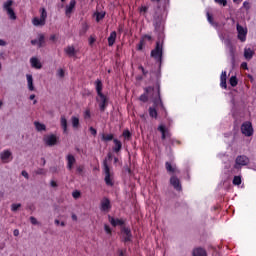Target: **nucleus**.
<instances>
[{
    "instance_id": "1",
    "label": "nucleus",
    "mask_w": 256,
    "mask_h": 256,
    "mask_svg": "<svg viewBox=\"0 0 256 256\" xmlns=\"http://www.w3.org/2000/svg\"><path fill=\"white\" fill-rule=\"evenodd\" d=\"M167 173H170V185L173 186L175 191L181 192L183 191V186L181 185V180L177 177L181 170L177 169V166L171 165L170 162L165 163Z\"/></svg>"
},
{
    "instance_id": "2",
    "label": "nucleus",
    "mask_w": 256,
    "mask_h": 256,
    "mask_svg": "<svg viewBox=\"0 0 256 256\" xmlns=\"http://www.w3.org/2000/svg\"><path fill=\"white\" fill-rule=\"evenodd\" d=\"M154 88H155V91L152 92V96H151L153 99V105L155 109H157V107H161V109L165 111V106L163 105V100L161 99V83L156 82Z\"/></svg>"
},
{
    "instance_id": "3",
    "label": "nucleus",
    "mask_w": 256,
    "mask_h": 256,
    "mask_svg": "<svg viewBox=\"0 0 256 256\" xmlns=\"http://www.w3.org/2000/svg\"><path fill=\"white\" fill-rule=\"evenodd\" d=\"M151 57L157 61V63H163V41L158 40L156 42L155 49L151 51Z\"/></svg>"
},
{
    "instance_id": "4",
    "label": "nucleus",
    "mask_w": 256,
    "mask_h": 256,
    "mask_svg": "<svg viewBox=\"0 0 256 256\" xmlns=\"http://www.w3.org/2000/svg\"><path fill=\"white\" fill-rule=\"evenodd\" d=\"M103 171H104V181L108 187H113L115 183L113 182V173H111V168L107 163V159L103 161Z\"/></svg>"
},
{
    "instance_id": "5",
    "label": "nucleus",
    "mask_w": 256,
    "mask_h": 256,
    "mask_svg": "<svg viewBox=\"0 0 256 256\" xmlns=\"http://www.w3.org/2000/svg\"><path fill=\"white\" fill-rule=\"evenodd\" d=\"M13 0H7L3 4V10L6 11L9 19L15 21L17 19V14H15V10H13Z\"/></svg>"
},
{
    "instance_id": "6",
    "label": "nucleus",
    "mask_w": 256,
    "mask_h": 256,
    "mask_svg": "<svg viewBox=\"0 0 256 256\" xmlns=\"http://www.w3.org/2000/svg\"><path fill=\"white\" fill-rule=\"evenodd\" d=\"M206 17H207V21L210 23V25H213L214 27H216L218 34H219V38L221 39V41L225 40V34L223 32V29L221 25H217L215 23V21L213 20V15L209 12L206 13Z\"/></svg>"
},
{
    "instance_id": "7",
    "label": "nucleus",
    "mask_w": 256,
    "mask_h": 256,
    "mask_svg": "<svg viewBox=\"0 0 256 256\" xmlns=\"http://www.w3.org/2000/svg\"><path fill=\"white\" fill-rule=\"evenodd\" d=\"M241 133L245 135V137H253V124L251 122L246 121L241 125Z\"/></svg>"
},
{
    "instance_id": "8",
    "label": "nucleus",
    "mask_w": 256,
    "mask_h": 256,
    "mask_svg": "<svg viewBox=\"0 0 256 256\" xmlns=\"http://www.w3.org/2000/svg\"><path fill=\"white\" fill-rule=\"evenodd\" d=\"M237 37L241 43H245L247 41V27H243L240 24L236 25Z\"/></svg>"
},
{
    "instance_id": "9",
    "label": "nucleus",
    "mask_w": 256,
    "mask_h": 256,
    "mask_svg": "<svg viewBox=\"0 0 256 256\" xmlns=\"http://www.w3.org/2000/svg\"><path fill=\"white\" fill-rule=\"evenodd\" d=\"M248 163H249V157H247L246 155H239L235 159L234 168L241 169L242 167L247 166Z\"/></svg>"
},
{
    "instance_id": "10",
    "label": "nucleus",
    "mask_w": 256,
    "mask_h": 256,
    "mask_svg": "<svg viewBox=\"0 0 256 256\" xmlns=\"http://www.w3.org/2000/svg\"><path fill=\"white\" fill-rule=\"evenodd\" d=\"M144 94H141L139 97V101H142V103H147L149 101V95L152 97L153 93H155V86H148L144 88Z\"/></svg>"
},
{
    "instance_id": "11",
    "label": "nucleus",
    "mask_w": 256,
    "mask_h": 256,
    "mask_svg": "<svg viewBox=\"0 0 256 256\" xmlns=\"http://www.w3.org/2000/svg\"><path fill=\"white\" fill-rule=\"evenodd\" d=\"M100 97L96 99L97 103H99V109L102 113H104L105 109H107L108 105H109V99L107 98V96H105V94H102Z\"/></svg>"
},
{
    "instance_id": "12",
    "label": "nucleus",
    "mask_w": 256,
    "mask_h": 256,
    "mask_svg": "<svg viewBox=\"0 0 256 256\" xmlns=\"http://www.w3.org/2000/svg\"><path fill=\"white\" fill-rule=\"evenodd\" d=\"M58 139L59 138H57L55 134H51V135L44 136L43 141L45 145H47L48 147H53L57 143Z\"/></svg>"
},
{
    "instance_id": "13",
    "label": "nucleus",
    "mask_w": 256,
    "mask_h": 256,
    "mask_svg": "<svg viewBox=\"0 0 256 256\" xmlns=\"http://www.w3.org/2000/svg\"><path fill=\"white\" fill-rule=\"evenodd\" d=\"M121 233L123 234V241L124 243H129L133 238V234L131 233V228L122 227Z\"/></svg>"
},
{
    "instance_id": "14",
    "label": "nucleus",
    "mask_w": 256,
    "mask_h": 256,
    "mask_svg": "<svg viewBox=\"0 0 256 256\" xmlns=\"http://www.w3.org/2000/svg\"><path fill=\"white\" fill-rule=\"evenodd\" d=\"M158 131H160L162 135L161 136L162 141H165L167 137H171V132H169V129H167V127H165V125L163 124L158 126Z\"/></svg>"
},
{
    "instance_id": "15",
    "label": "nucleus",
    "mask_w": 256,
    "mask_h": 256,
    "mask_svg": "<svg viewBox=\"0 0 256 256\" xmlns=\"http://www.w3.org/2000/svg\"><path fill=\"white\" fill-rule=\"evenodd\" d=\"M101 211H110L111 210V200L109 198L104 197L100 202Z\"/></svg>"
},
{
    "instance_id": "16",
    "label": "nucleus",
    "mask_w": 256,
    "mask_h": 256,
    "mask_svg": "<svg viewBox=\"0 0 256 256\" xmlns=\"http://www.w3.org/2000/svg\"><path fill=\"white\" fill-rule=\"evenodd\" d=\"M66 161H67V170L72 171L73 170V165L77 163V160L75 159V156L73 154H68L66 156Z\"/></svg>"
},
{
    "instance_id": "17",
    "label": "nucleus",
    "mask_w": 256,
    "mask_h": 256,
    "mask_svg": "<svg viewBox=\"0 0 256 256\" xmlns=\"http://www.w3.org/2000/svg\"><path fill=\"white\" fill-rule=\"evenodd\" d=\"M254 55L255 51L253 49L249 47L244 48V59H246V61H251Z\"/></svg>"
},
{
    "instance_id": "18",
    "label": "nucleus",
    "mask_w": 256,
    "mask_h": 256,
    "mask_svg": "<svg viewBox=\"0 0 256 256\" xmlns=\"http://www.w3.org/2000/svg\"><path fill=\"white\" fill-rule=\"evenodd\" d=\"M109 221L112 227H117V226L123 227V225H125V220L123 219L109 217Z\"/></svg>"
},
{
    "instance_id": "19",
    "label": "nucleus",
    "mask_w": 256,
    "mask_h": 256,
    "mask_svg": "<svg viewBox=\"0 0 256 256\" xmlns=\"http://www.w3.org/2000/svg\"><path fill=\"white\" fill-rule=\"evenodd\" d=\"M77 5V1L70 0V3L68 6H66L65 15L67 17H70L71 13H73V10L75 9V6Z\"/></svg>"
},
{
    "instance_id": "20",
    "label": "nucleus",
    "mask_w": 256,
    "mask_h": 256,
    "mask_svg": "<svg viewBox=\"0 0 256 256\" xmlns=\"http://www.w3.org/2000/svg\"><path fill=\"white\" fill-rule=\"evenodd\" d=\"M94 85H95L97 95L98 96L103 95V82L101 81V79H97L94 82Z\"/></svg>"
},
{
    "instance_id": "21",
    "label": "nucleus",
    "mask_w": 256,
    "mask_h": 256,
    "mask_svg": "<svg viewBox=\"0 0 256 256\" xmlns=\"http://www.w3.org/2000/svg\"><path fill=\"white\" fill-rule=\"evenodd\" d=\"M12 153L9 150H4L0 153V158L3 163H9V159L11 157Z\"/></svg>"
},
{
    "instance_id": "22",
    "label": "nucleus",
    "mask_w": 256,
    "mask_h": 256,
    "mask_svg": "<svg viewBox=\"0 0 256 256\" xmlns=\"http://www.w3.org/2000/svg\"><path fill=\"white\" fill-rule=\"evenodd\" d=\"M154 29L156 31V33H159V37H163V25L161 24L160 20H156L154 22Z\"/></svg>"
},
{
    "instance_id": "23",
    "label": "nucleus",
    "mask_w": 256,
    "mask_h": 256,
    "mask_svg": "<svg viewBox=\"0 0 256 256\" xmlns=\"http://www.w3.org/2000/svg\"><path fill=\"white\" fill-rule=\"evenodd\" d=\"M31 67L33 69H42L43 65L41 64V61L37 57H32L30 59Z\"/></svg>"
},
{
    "instance_id": "24",
    "label": "nucleus",
    "mask_w": 256,
    "mask_h": 256,
    "mask_svg": "<svg viewBox=\"0 0 256 256\" xmlns=\"http://www.w3.org/2000/svg\"><path fill=\"white\" fill-rule=\"evenodd\" d=\"M64 52L68 57H75L77 55V50L75 49V46H67L64 48Z\"/></svg>"
},
{
    "instance_id": "25",
    "label": "nucleus",
    "mask_w": 256,
    "mask_h": 256,
    "mask_svg": "<svg viewBox=\"0 0 256 256\" xmlns=\"http://www.w3.org/2000/svg\"><path fill=\"white\" fill-rule=\"evenodd\" d=\"M113 143H114V147H113V151L114 153H119V151H121V149H123V143H121V141L117 138H115L113 140Z\"/></svg>"
},
{
    "instance_id": "26",
    "label": "nucleus",
    "mask_w": 256,
    "mask_h": 256,
    "mask_svg": "<svg viewBox=\"0 0 256 256\" xmlns=\"http://www.w3.org/2000/svg\"><path fill=\"white\" fill-rule=\"evenodd\" d=\"M115 41H117V32L113 31L110 33V36L108 37L109 47H113V45H115Z\"/></svg>"
},
{
    "instance_id": "27",
    "label": "nucleus",
    "mask_w": 256,
    "mask_h": 256,
    "mask_svg": "<svg viewBox=\"0 0 256 256\" xmlns=\"http://www.w3.org/2000/svg\"><path fill=\"white\" fill-rule=\"evenodd\" d=\"M193 256H207V251L201 247L195 248L192 253Z\"/></svg>"
},
{
    "instance_id": "28",
    "label": "nucleus",
    "mask_w": 256,
    "mask_h": 256,
    "mask_svg": "<svg viewBox=\"0 0 256 256\" xmlns=\"http://www.w3.org/2000/svg\"><path fill=\"white\" fill-rule=\"evenodd\" d=\"M26 79H27L29 91H35V86L33 85V75L27 74Z\"/></svg>"
},
{
    "instance_id": "29",
    "label": "nucleus",
    "mask_w": 256,
    "mask_h": 256,
    "mask_svg": "<svg viewBox=\"0 0 256 256\" xmlns=\"http://www.w3.org/2000/svg\"><path fill=\"white\" fill-rule=\"evenodd\" d=\"M32 24L34 27H43L45 25V21L41 18L34 17L32 20Z\"/></svg>"
},
{
    "instance_id": "30",
    "label": "nucleus",
    "mask_w": 256,
    "mask_h": 256,
    "mask_svg": "<svg viewBox=\"0 0 256 256\" xmlns=\"http://www.w3.org/2000/svg\"><path fill=\"white\" fill-rule=\"evenodd\" d=\"M60 125L63 129V133H67V118H65V116H61Z\"/></svg>"
},
{
    "instance_id": "31",
    "label": "nucleus",
    "mask_w": 256,
    "mask_h": 256,
    "mask_svg": "<svg viewBox=\"0 0 256 256\" xmlns=\"http://www.w3.org/2000/svg\"><path fill=\"white\" fill-rule=\"evenodd\" d=\"M71 123H72L73 129H79V125H80V123H79V117H77V116H72V117H71Z\"/></svg>"
},
{
    "instance_id": "32",
    "label": "nucleus",
    "mask_w": 256,
    "mask_h": 256,
    "mask_svg": "<svg viewBox=\"0 0 256 256\" xmlns=\"http://www.w3.org/2000/svg\"><path fill=\"white\" fill-rule=\"evenodd\" d=\"M228 49H229L232 59H235V51H237V46H235L232 43H228Z\"/></svg>"
},
{
    "instance_id": "33",
    "label": "nucleus",
    "mask_w": 256,
    "mask_h": 256,
    "mask_svg": "<svg viewBox=\"0 0 256 256\" xmlns=\"http://www.w3.org/2000/svg\"><path fill=\"white\" fill-rule=\"evenodd\" d=\"M148 112H149V116H150L152 119H157V117H158L157 108H155V107H150V108L148 109Z\"/></svg>"
},
{
    "instance_id": "34",
    "label": "nucleus",
    "mask_w": 256,
    "mask_h": 256,
    "mask_svg": "<svg viewBox=\"0 0 256 256\" xmlns=\"http://www.w3.org/2000/svg\"><path fill=\"white\" fill-rule=\"evenodd\" d=\"M89 31V24L87 22L82 23V28L79 31V35H85Z\"/></svg>"
},
{
    "instance_id": "35",
    "label": "nucleus",
    "mask_w": 256,
    "mask_h": 256,
    "mask_svg": "<svg viewBox=\"0 0 256 256\" xmlns=\"http://www.w3.org/2000/svg\"><path fill=\"white\" fill-rule=\"evenodd\" d=\"M45 45V35L39 34L38 35V48L41 49Z\"/></svg>"
},
{
    "instance_id": "36",
    "label": "nucleus",
    "mask_w": 256,
    "mask_h": 256,
    "mask_svg": "<svg viewBox=\"0 0 256 256\" xmlns=\"http://www.w3.org/2000/svg\"><path fill=\"white\" fill-rule=\"evenodd\" d=\"M36 131H46L47 127L45 124H41L40 122H34Z\"/></svg>"
},
{
    "instance_id": "37",
    "label": "nucleus",
    "mask_w": 256,
    "mask_h": 256,
    "mask_svg": "<svg viewBox=\"0 0 256 256\" xmlns=\"http://www.w3.org/2000/svg\"><path fill=\"white\" fill-rule=\"evenodd\" d=\"M114 140V135L113 134H102V141H105L106 143L109 141Z\"/></svg>"
},
{
    "instance_id": "38",
    "label": "nucleus",
    "mask_w": 256,
    "mask_h": 256,
    "mask_svg": "<svg viewBox=\"0 0 256 256\" xmlns=\"http://www.w3.org/2000/svg\"><path fill=\"white\" fill-rule=\"evenodd\" d=\"M40 19H43L44 22L47 21V10L45 8L40 9Z\"/></svg>"
},
{
    "instance_id": "39",
    "label": "nucleus",
    "mask_w": 256,
    "mask_h": 256,
    "mask_svg": "<svg viewBox=\"0 0 256 256\" xmlns=\"http://www.w3.org/2000/svg\"><path fill=\"white\" fill-rule=\"evenodd\" d=\"M220 86L225 89V71H222L220 76Z\"/></svg>"
},
{
    "instance_id": "40",
    "label": "nucleus",
    "mask_w": 256,
    "mask_h": 256,
    "mask_svg": "<svg viewBox=\"0 0 256 256\" xmlns=\"http://www.w3.org/2000/svg\"><path fill=\"white\" fill-rule=\"evenodd\" d=\"M105 19V13L98 12L96 13V21L99 23V21Z\"/></svg>"
},
{
    "instance_id": "41",
    "label": "nucleus",
    "mask_w": 256,
    "mask_h": 256,
    "mask_svg": "<svg viewBox=\"0 0 256 256\" xmlns=\"http://www.w3.org/2000/svg\"><path fill=\"white\" fill-rule=\"evenodd\" d=\"M143 47H145V40L141 39L137 45V51H143Z\"/></svg>"
},
{
    "instance_id": "42",
    "label": "nucleus",
    "mask_w": 256,
    "mask_h": 256,
    "mask_svg": "<svg viewBox=\"0 0 256 256\" xmlns=\"http://www.w3.org/2000/svg\"><path fill=\"white\" fill-rule=\"evenodd\" d=\"M242 9H245L246 11H249V9H251V2L244 1L243 5H242Z\"/></svg>"
},
{
    "instance_id": "43",
    "label": "nucleus",
    "mask_w": 256,
    "mask_h": 256,
    "mask_svg": "<svg viewBox=\"0 0 256 256\" xmlns=\"http://www.w3.org/2000/svg\"><path fill=\"white\" fill-rule=\"evenodd\" d=\"M122 135L125 139H127V141L131 139V132L129 130H124Z\"/></svg>"
},
{
    "instance_id": "44",
    "label": "nucleus",
    "mask_w": 256,
    "mask_h": 256,
    "mask_svg": "<svg viewBox=\"0 0 256 256\" xmlns=\"http://www.w3.org/2000/svg\"><path fill=\"white\" fill-rule=\"evenodd\" d=\"M241 176H234L233 185H241Z\"/></svg>"
},
{
    "instance_id": "45",
    "label": "nucleus",
    "mask_w": 256,
    "mask_h": 256,
    "mask_svg": "<svg viewBox=\"0 0 256 256\" xmlns=\"http://www.w3.org/2000/svg\"><path fill=\"white\" fill-rule=\"evenodd\" d=\"M237 83H238L237 77L232 76V77L230 78V85H231L232 87H237Z\"/></svg>"
},
{
    "instance_id": "46",
    "label": "nucleus",
    "mask_w": 256,
    "mask_h": 256,
    "mask_svg": "<svg viewBox=\"0 0 256 256\" xmlns=\"http://www.w3.org/2000/svg\"><path fill=\"white\" fill-rule=\"evenodd\" d=\"M140 14L141 15H145V13H147V11H149V7L148 6H141L139 8Z\"/></svg>"
},
{
    "instance_id": "47",
    "label": "nucleus",
    "mask_w": 256,
    "mask_h": 256,
    "mask_svg": "<svg viewBox=\"0 0 256 256\" xmlns=\"http://www.w3.org/2000/svg\"><path fill=\"white\" fill-rule=\"evenodd\" d=\"M95 41H97V38L93 35H91L88 39V43L90 45V47H92V45L95 43Z\"/></svg>"
},
{
    "instance_id": "48",
    "label": "nucleus",
    "mask_w": 256,
    "mask_h": 256,
    "mask_svg": "<svg viewBox=\"0 0 256 256\" xmlns=\"http://www.w3.org/2000/svg\"><path fill=\"white\" fill-rule=\"evenodd\" d=\"M21 209V204H12L11 205V211L15 212L17 210Z\"/></svg>"
},
{
    "instance_id": "49",
    "label": "nucleus",
    "mask_w": 256,
    "mask_h": 256,
    "mask_svg": "<svg viewBox=\"0 0 256 256\" xmlns=\"http://www.w3.org/2000/svg\"><path fill=\"white\" fill-rule=\"evenodd\" d=\"M85 170V166L80 165L76 168V171L79 175H83V171Z\"/></svg>"
},
{
    "instance_id": "50",
    "label": "nucleus",
    "mask_w": 256,
    "mask_h": 256,
    "mask_svg": "<svg viewBox=\"0 0 256 256\" xmlns=\"http://www.w3.org/2000/svg\"><path fill=\"white\" fill-rule=\"evenodd\" d=\"M104 230L108 235H111V233H113L111 227H109V225L107 224L104 225Z\"/></svg>"
},
{
    "instance_id": "51",
    "label": "nucleus",
    "mask_w": 256,
    "mask_h": 256,
    "mask_svg": "<svg viewBox=\"0 0 256 256\" xmlns=\"http://www.w3.org/2000/svg\"><path fill=\"white\" fill-rule=\"evenodd\" d=\"M89 131H90L91 135H93V137L97 136V129H95L93 126H91L89 128Z\"/></svg>"
},
{
    "instance_id": "52",
    "label": "nucleus",
    "mask_w": 256,
    "mask_h": 256,
    "mask_svg": "<svg viewBox=\"0 0 256 256\" xmlns=\"http://www.w3.org/2000/svg\"><path fill=\"white\" fill-rule=\"evenodd\" d=\"M36 175H45V169L39 168L35 171Z\"/></svg>"
},
{
    "instance_id": "53",
    "label": "nucleus",
    "mask_w": 256,
    "mask_h": 256,
    "mask_svg": "<svg viewBox=\"0 0 256 256\" xmlns=\"http://www.w3.org/2000/svg\"><path fill=\"white\" fill-rule=\"evenodd\" d=\"M72 197H73L74 199H79V197H81V192H79V191H74V192L72 193Z\"/></svg>"
},
{
    "instance_id": "54",
    "label": "nucleus",
    "mask_w": 256,
    "mask_h": 256,
    "mask_svg": "<svg viewBox=\"0 0 256 256\" xmlns=\"http://www.w3.org/2000/svg\"><path fill=\"white\" fill-rule=\"evenodd\" d=\"M57 75H58V77L63 79V77H65V70L59 69Z\"/></svg>"
},
{
    "instance_id": "55",
    "label": "nucleus",
    "mask_w": 256,
    "mask_h": 256,
    "mask_svg": "<svg viewBox=\"0 0 256 256\" xmlns=\"http://www.w3.org/2000/svg\"><path fill=\"white\" fill-rule=\"evenodd\" d=\"M84 119H91V111L90 110H86L84 112Z\"/></svg>"
},
{
    "instance_id": "56",
    "label": "nucleus",
    "mask_w": 256,
    "mask_h": 256,
    "mask_svg": "<svg viewBox=\"0 0 256 256\" xmlns=\"http://www.w3.org/2000/svg\"><path fill=\"white\" fill-rule=\"evenodd\" d=\"M138 69L142 72L144 76H147V74L149 73V71L145 70L143 66H139Z\"/></svg>"
},
{
    "instance_id": "57",
    "label": "nucleus",
    "mask_w": 256,
    "mask_h": 256,
    "mask_svg": "<svg viewBox=\"0 0 256 256\" xmlns=\"http://www.w3.org/2000/svg\"><path fill=\"white\" fill-rule=\"evenodd\" d=\"M30 222L32 223V225H37V218L36 217H33V216H31L30 217Z\"/></svg>"
},
{
    "instance_id": "58",
    "label": "nucleus",
    "mask_w": 256,
    "mask_h": 256,
    "mask_svg": "<svg viewBox=\"0 0 256 256\" xmlns=\"http://www.w3.org/2000/svg\"><path fill=\"white\" fill-rule=\"evenodd\" d=\"M126 253H127V250H122V249L118 250V255L119 256H125Z\"/></svg>"
},
{
    "instance_id": "59",
    "label": "nucleus",
    "mask_w": 256,
    "mask_h": 256,
    "mask_svg": "<svg viewBox=\"0 0 256 256\" xmlns=\"http://www.w3.org/2000/svg\"><path fill=\"white\" fill-rule=\"evenodd\" d=\"M215 3H217L218 5H222L223 7H225V0H214Z\"/></svg>"
},
{
    "instance_id": "60",
    "label": "nucleus",
    "mask_w": 256,
    "mask_h": 256,
    "mask_svg": "<svg viewBox=\"0 0 256 256\" xmlns=\"http://www.w3.org/2000/svg\"><path fill=\"white\" fill-rule=\"evenodd\" d=\"M21 175H22V177H25V179H29V173H27V171L23 170L21 172Z\"/></svg>"
},
{
    "instance_id": "61",
    "label": "nucleus",
    "mask_w": 256,
    "mask_h": 256,
    "mask_svg": "<svg viewBox=\"0 0 256 256\" xmlns=\"http://www.w3.org/2000/svg\"><path fill=\"white\" fill-rule=\"evenodd\" d=\"M50 41H53V43H55V41H57V35L52 34V35L50 36Z\"/></svg>"
},
{
    "instance_id": "62",
    "label": "nucleus",
    "mask_w": 256,
    "mask_h": 256,
    "mask_svg": "<svg viewBox=\"0 0 256 256\" xmlns=\"http://www.w3.org/2000/svg\"><path fill=\"white\" fill-rule=\"evenodd\" d=\"M142 39H147L148 41H151L153 38L151 37V35H144Z\"/></svg>"
},
{
    "instance_id": "63",
    "label": "nucleus",
    "mask_w": 256,
    "mask_h": 256,
    "mask_svg": "<svg viewBox=\"0 0 256 256\" xmlns=\"http://www.w3.org/2000/svg\"><path fill=\"white\" fill-rule=\"evenodd\" d=\"M31 45H39V40L37 39L31 40Z\"/></svg>"
},
{
    "instance_id": "64",
    "label": "nucleus",
    "mask_w": 256,
    "mask_h": 256,
    "mask_svg": "<svg viewBox=\"0 0 256 256\" xmlns=\"http://www.w3.org/2000/svg\"><path fill=\"white\" fill-rule=\"evenodd\" d=\"M241 68L242 69H249L248 67H247V62H243L242 64H241Z\"/></svg>"
}]
</instances>
